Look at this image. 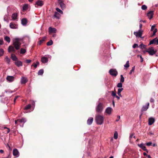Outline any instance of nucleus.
Returning <instances> with one entry per match:
<instances>
[{"label": "nucleus", "instance_id": "59", "mask_svg": "<svg viewBox=\"0 0 158 158\" xmlns=\"http://www.w3.org/2000/svg\"><path fill=\"white\" fill-rule=\"evenodd\" d=\"M3 43V41L2 40H0V45H2Z\"/></svg>", "mask_w": 158, "mask_h": 158}, {"label": "nucleus", "instance_id": "22", "mask_svg": "<svg viewBox=\"0 0 158 158\" xmlns=\"http://www.w3.org/2000/svg\"><path fill=\"white\" fill-rule=\"evenodd\" d=\"M93 121V118L92 117L89 118L87 121V124L89 125H91Z\"/></svg>", "mask_w": 158, "mask_h": 158}, {"label": "nucleus", "instance_id": "26", "mask_svg": "<svg viewBox=\"0 0 158 158\" xmlns=\"http://www.w3.org/2000/svg\"><path fill=\"white\" fill-rule=\"evenodd\" d=\"M4 40L6 41L7 43H9L10 41V38L7 36H4Z\"/></svg>", "mask_w": 158, "mask_h": 158}, {"label": "nucleus", "instance_id": "28", "mask_svg": "<svg viewBox=\"0 0 158 158\" xmlns=\"http://www.w3.org/2000/svg\"><path fill=\"white\" fill-rule=\"evenodd\" d=\"M46 39V36H44V37L43 38H42V39L40 40L38 43V44L39 45H40L41 44L44 42V41Z\"/></svg>", "mask_w": 158, "mask_h": 158}, {"label": "nucleus", "instance_id": "8", "mask_svg": "<svg viewBox=\"0 0 158 158\" xmlns=\"http://www.w3.org/2000/svg\"><path fill=\"white\" fill-rule=\"evenodd\" d=\"M152 44H154L155 45H157L158 44V39L156 38L153 39L152 40L150 41L149 45Z\"/></svg>", "mask_w": 158, "mask_h": 158}, {"label": "nucleus", "instance_id": "58", "mask_svg": "<svg viewBox=\"0 0 158 158\" xmlns=\"http://www.w3.org/2000/svg\"><path fill=\"white\" fill-rule=\"evenodd\" d=\"M11 156H10V154H9L6 157H3L2 158H11Z\"/></svg>", "mask_w": 158, "mask_h": 158}, {"label": "nucleus", "instance_id": "6", "mask_svg": "<svg viewBox=\"0 0 158 158\" xmlns=\"http://www.w3.org/2000/svg\"><path fill=\"white\" fill-rule=\"evenodd\" d=\"M44 3V2L43 1L39 0L36 2L35 6L36 7H38V6L41 7L43 5Z\"/></svg>", "mask_w": 158, "mask_h": 158}, {"label": "nucleus", "instance_id": "21", "mask_svg": "<svg viewBox=\"0 0 158 158\" xmlns=\"http://www.w3.org/2000/svg\"><path fill=\"white\" fill-rule=\"evenodd\" d=\"M8 51L9 52H15V50L13 47L10 45V46L8 48Z\"/></svg>", "mask_w": 158, "mask_h": 158}, {"label": "nucleus", "instance_id": "23", "mask_svg": "<svg viewBox=\"0 0 158 158\" xmlns=\"http://www.w3.org/2000/svg\"><path fill=\"white\" fill-rule=\"evenodd\" d=\"M59 3L60 5V6L62 9L65 8V5L62 1H60V0H59Z\"/></svg>", "mask_w": 158, "mask_h": 158}, {"label": "nucleus", "instance_id": "43", "mask_svg": "<svg viewBox=\"0 0 158 158\" xmlns=\"http://www.w3.org/2000/svg\"><path fill=\"white\" fill-rule=\"evenodd\" d=\"M123 86L122 84V82H119L118 83L117 85V86L119 88H122Z\"/></svg>", "mask_w": 158, "mask_h": 158}, {"label": "nucleus", "instance_id": "32", "mask_svg": "<svg viewBox=\"0 0 158 158\" xmlns=\"http://www.w3.org/2000/svg\"><path fill=\"white\" fill-rule=\"evenodd\" d=\"M28 5L27 4L24 5L23 7V10H26L28 8Z\"/></svg>", "mask_w": 158, "mask_h": 158}, {"label": "nucleus", "instance_id": "40", "mask_svg": "<svg viewBox=\"0 0 158 158\" xmlns=\"http://www.w3.org/2000/svg\"><path fill=\"white\" fill-rule=\"evenodd\" d=\"M114 138L115 139H117L118 137V134L117 132H115L114 134Z\"/></svg>", "mask_w": 158, "mask_h": 158}, {"label": "nucleus", "instance_id": "13", "mask_svg": "<svg viewBox=\"0 0 158 158\" xmlns=\"http://www.w3.org/2000/svg\"><path fill=\"white\" fill-rule=\"evenodd\" d=\"M149 103L148 102L146 105L143 106L142 107L141 109V111H145L147 110V109L148 108L149 106Z\"/></svg>", "mask_w": 158, "mask_h": 158}, {"label": "nucleus", "instance_id": "9", "mask_svg": "<svg viewBox=\"0 0 158 158\" xmlns=\"http://www.w3.org/2000/svg\"><path fill=\"white\" fill-rule=\"evenodd\" d=\"M13 154L14 156H15L16 157H18L19 155V152L17 149L16 148L13 149Z\"/></svg>", "mask_w": 158, "mask_h": 158}, {"label": "nucleus", "instance_id": "24", "mask_svg": "<svg viewBox=\"0 0 158 158\" xmlns=\"http://www.w3.org/2000/svg\"><path fill=\"white\" fill-rule=\"evenodd\" d=\"M15 64L18 67L21 66L23 65V63L20 61H17L15 62Z\"/></svg>", "mask_w": 158, "mask_h": 158}, {"label": "nucleus", "instance_id": "52", "mask_svg": "<svg viewBox=\"0 0 158 158\" xmlns=\"http://www.w3.org/2000/svg\"><path fill=\"white\" fill-rule=\"evenodd\" d=\"M138 45L137 44H135L132 47L133 48H136L138 47Z\"/></svg>", "mask_w": 158, "mask_h": 158}, {"label": "nucleus", "instance_id": "14", "mask_svg": "<svg viewBox=\"0 0 158 158\" xmlns=\"http://www.w3.org/2000/svg\"><path fill=\"white\" fill-rule=\"evenodd\" d=\"M15 78L13 76H7L6 77V80L10 82H11L15 80Z\"/></svg>", "mask_w": 158, "mask_h": 158}, {"label": "nucleus", "instance_id": "33", "mask_svg": "<svg viewBox=\"0 0 158 158\" xmlns=\"http://www.w3.org/2000/svg\"><path fill=\"white\" fill-rule=\"evenodd\" d=\"M44 73V70L43 69H40L38 72V75H42Z\"/></svg>", "mask_w": 158, "mask_h": 158}, {"label": "nucleus", "instance_id": "3", "mask_svg": "<svg viewBox=\"0 0 158 158\" xmlns=\"http://www.w3.org/2000/svg\"><path fill=\"white\" fill-rule=\"evenodd\" d=\"M103 104L99 103L96 107V110L98 113H101L103 110Z\"/></svg>", "mask_w": 158, "mask_h": 158}, {"label": "nucleus", "instance_id": "36", "mask_svg": "<svg viewBox=\"0 0 158 158\" xmlns=\"http://www.w3.org/2000/svg\"><path fill=\"white\" fill-rule=\"evenodd\" d=\"M120 81L121 82L123 83L124 81V78L122 75H120Z\"/></svg>", "mask_w": 158, "mask_h": 158}, {"label": "nucleus", "instance_id": "15", "mask_svg": "<svg viewBox=\"0 0 158 158\" xmlns=\"http://www.w3.org/2000/svg\"><path fill=\"white\" fill-rule=\"evenodd\" d=\"M28 81L27 78L26 77H22L21 78V84H25Z\"/></svg>", "mask_w": 158, "mask_h": 158}, {"label": "nucleus", "instance_id": "51", "mask_svg": "<svg viewBox=\"0 0 158 158\" xmlns=\"http://www.w3.org/2000/svg\"><path fill=\"white\" fill-rule=\"evenodd\" d=\"M123 88H119L118 89V92H121L123 90Z\"/></svg>", "mask_w": 158, "mask_h": 158}, {"label": "nucleus", "instance_id": "62", "mask_svg": "<svg viewBox=\"0 0 158 158\" xmlns=\"http://www.w3.org/2000/svg\"><path fill=\"white\" fill-rule=\"evenodd\" d=\"M154 101V99L152 98H151L150 100V102H153Z\"/></svg>", "mask_w": 158, "mask_h": 158}, {"label": "nucleus", "instance_id": "54", "mask_svg": "<svg viewBox=\"0 0 158 158\" xmlns=\"http://www.w3.org/2000/svg\"><path fill=\"white\" fill-rule=\"evenodd\" d=\"M31 61V60H25L26 63H30Z\"/></svg>", "mask_w": 158, "mask_h": 158}, {"label": "nucleus", "instance_id": "48", "mask_svg": "<svg viewBox=\"0 0 158 158\" xmlns=\"http://www.w3.org/2000/svg\"><path fill=\"white\" fill-rule=\"evenodd\" d=\"M111 95H112V96H114V97L116 95V93L115 92H114L113 91H112V92H111Z\"/></svg>", "mask_w": 158, "mask_h": 158}, {"label": "nucleus", "instance_id": "38", "mask_svg": "<svg viewBox=\"0 0 158 158\" xmlns=\"http://www.w3.org/2000/svg\"><path fill=\"white\" fill-rule=\"evenodd\" d=\"M53 42L52 40H50L47 43V44L48 46H50L52 44Z\"/></svg>", "mask_w": 158, "mask_h": 158}, {"label": "nucleus", "instance_id": "35", "mask_svg": "<svg viewBox=\"0 0 158 158\" xmlns=\"http://www.w3.org/2000/svg\"><path fill=\"white\" fill-rule=\"evenodd\" d=\"M146 46L143 44H141L139 46V47L142 49L146 48Z\"/></svg>", "mask_w": 158, "mask_h": 158}, {"label": "nucleus", "instance_id": "27", "mask_svg": "<svg viewBox=\"0 0 158 158\" xmlns=\"http://www.w3.org/2000/svg\"><path fill=\"white\" fill-rule=\"evenodd\" d=\"M54 16L56 18L59 19L60 18V15L57 12H55L54 15Z\"/></svg>", "mask_w": 158, "mask_h": 158}, {"label": "nucleus", "instance_id": "7", "mask_svg": "<svg viewBox=\"0 0 158 158\" xmlns=\"http://www.w3.org/2000/svg\"><path fill=\"white\" fill-rule=\"evenodd\" d=\"M143 31L141 29H139L138 31L134 32V34L136 37H141Z\"/></svg>", "mask_w": 158, "mask_h": 158}, {"label": "nucleus", "instance_id": "57", "mask_svg": "<svg viewBox=\"0 0 158 158\" xmlns=\"http://www.w3.org/2000/svg\"><path fill=\"white\" fill-rule=\"evenodd\" d=\"M4 20L7 23L9 22V20L7 19H6L5 17L4 18Z\"/></svg>", "mask_w": 158, "mask_h": 158}, {"label": "nucleus", "instance_id": "34", "mask_svg": "<svg viewBox=\"0 0 158 158\" xmlns=\"http://www.w3.org/2000/svg\"><path fill=\"white\" fill-rule=\"evenodd\" d=\"M5 61L8 64H9L10 61V59L7 56L5 57Z\"/></svg>", "mask_w": 158, "mask_h": 158}, {"label": "nucleus", "instance_id": "31", "mask_svg": "<svg viewBox=\"0 0 158 158\" xmlns=\"http://www.w3.org/2000/svg\"><path fill=\"white\" fill-rule=\"evenodd\" d=\"M26 50L24 48H22L20 49V53L22 54H24L26 53Z\"/></svg>", "mask_w": 158, "mask_h": 158}, {"label": "nucleus", "instance_id": "53", "mask_svg": "<svg viewBox=\"0 0 158 158\" xmlns=\"http://www.w3.org/2000/svg\"><path fill=\"white\" fill-rule=\"evenodd\" d=\"M155 25H153L152 26L151 28V31H153L155 27Z\"/></svg>", "mask_w": 158, "mask_h": 158}, {"label": "nucleus", "instance_id": "25", "mask_svg": "<svg viewBox=\"0 0 158 158\" xmlns=\"http://www.w3.org/2000/svg\"><path fill=\"white\" fill-rule=\"evenodd\" d=\"M27 23V20L26 19L24 18L21 20V23L23 25L25 26L26 25Z\"/></svg>", "mask_w": 158, "mask_h": 158}, {"label": "nucleus", "instance_id": "47", "mask_svg": "<svg viewBox=\"0 0 158 158\" xmlns=\"http://www.w3.org/2000/svg\"><path fill=\"white\" fill-rule=\"evenodd\" d=\"M135 69V67L134 66L132 68L129 74L130 75L131 74V73H132V72L134 71Z\"/></svg>", "mask_w": 158, "mask_h": 158}, {"label": "nucleus", "instance_id": "19", "mask_svg": "<svg viewBox=\"0 0 158 158\" xmlns=\"http://www.w3.org/2000/svg\"><path fill=\"white\" fill-rule=\"evenodd\" d=\"M153 11H150L149 12H148L147 14V16L148 17V18L151 19L153 17Z\"/></svg>", "mask_w": 158, "mask_h": 158}, {"label": "nucleus", "instance_id": "11", "mask_svg": "<svg viewBox=\"0 0 158 158\" xmlns=\"http://www.w3.org/2000/svg\"><path fill=\"white\" fill-rule=\"evenodd\" d=\"M10 27L11 29H17L18 27V25L14 23H11L10 24Z\"/></svg>", "mask_w": 158, "mask_h": 158}, {"label": "nucleus", "instance_id": "42", "mask_svg": "<svg viewBox=\"0 0 158 158\" xmlns=\"http://www.w3.org/2000/svg\"><path fill=\"white\" fill-rule=\"evenodd\" d=\"M56 10L58 12L60 13L61 14H63V11L60 9H59L58 8H56Z\"/></svg>", "mask_w": 158, "mask_h": 158}, {"label": "nucleus", "instance_id": "41", "mask_svg": "<svg viewBox=\"0 0 158 158\" xmlns=\"http://www.w3.org/2000/svg\"><path fill=\"white\" fill-rule=\"evenodd\" d=\"M4 52L2 48L0 49V56H3Z\"/></svg>", "mask_w": 158, "mask_h": 158}, {"label": "nucleus", "instance_id": "5", "mask_svg": "<svg viewBox=\"0 0 158 158\" xmlns=\"http://www.w3.org/2000/svg\"><path fill=\"white\" fill-rule=\"evenodd\" d=\"M109 73L112 76H116L118 74V72L115 69H111L109 70Z\"/></svg>", "mask_w": 158, "mask_h": 158}, {"label": "nucleus", "instance_id": "18", "mask_svg": "<svg viewBox=\"0 0 158 158\" xmlns=\"http://www.w3.org/2000/svg\"><path fill=\"white\" fill-rule=\"evenodd\" d=\"M155 119L154 118L151 117L148 119V124L150 125H152L155 122Z\"/></svg>", "mask_w": 158, "mask_h": 158}, {"label": "nucleus", "instance_id": "64", "mask_svg": "<svg viewBox=\"0 0 158 158\" xmlns=\"http://www.w3.org/2000/svg\"><path fill=\"white\" fill-rule=\"evenodd\" d=\"M19 122V119H18L17 120H15V124H17Z\"/></svg>", "mask_w": 158, "mask_h": 158}, {"label": "nucleus", "instance_id": "10", "mask_svg": "<svg viewBox=\"0 0 158 158\" xmlns=\"http://www.w3.org/2000/svg\"><path fill=\"white\" fill-rule=\"evenodd\" d=\"M112 110V108L110 107H108L106 108L105 110V113H106L108 115H110Z\"/></svg>", "mask_w": 158, "mask_h": 158}, {"label": "nucleus", "instance_id": "29", "mask_svg": "<svg viewBox=\"0 0 158 158\" xmlns=\"http://www.w3.org/2000/svg\"><path fill=\"white\" fill-rule=\"evenodd\" d=\"M11 58L12 60L14 61H16L18 60L16 56L12 54L11 56Z\"/></svg>", "mask_w": 158, "mask_h": 158}, {"label": "nucleus", "instance_id": "2", "mask_svg": "<svg viewBox=\"0 0 158 158\" xmlns=\"http://www.w3.org/2000/svg\"><path fill=\"white\" fill-rule=\"evenodd\" d=\"M21 44L20 39L19 38H16L13 40V44L16 50H18L19 49Z\"/></svg>", "mask_w": 158, "mask_h": 158}, {"label": "nucleus", "instance_id": "1", "mask_svg": "<svg viewBox=\"0 0 158 158\" xmlns=\"http://www.w3.org/2000/svg\"><path fill=\"white\" fill-rule=\"evenodd\" d=\"M104 119L102 115L98 114L96 116L95 120L97 124L101 125L103 123Z\"/></svg>", "mask_w": 158, "mask_h": 158}, {"label": "nucleus", "instance_id": "16", "mask_svg": "<svg viewBox=\"0 0 158 158\" xmlns=\"http://www.w3.org/2000/svg\"><path fill=\"white\" fill-rule=\"evenodd\" d=\"M48 61V59L46 56H43L41 58V61L43 63H47Z\"/></svg>", "mask_w": 158, "mask_h": 158}, {"label": "nucleus", "instance_id": "12", "mask_svg": "<svg viewBox=\"0 0 158 158\" xmlns=\"http://www.w3.org/2000/svg\"><path fill=\"white\" fill-rule=\"evenodd\" d=\"M48 31L50 34L51 33H55L56 31V29L55 28L50 27L48 28Z\"/></svg>", "mask_w": 158, "mask_h": 158}, {"label": "nucleus", "instance_id": "60", "mask_svg": "<svg viewBox=\"0 0 158 158\" xmlns=\"http://www.w3.org/2000/svg\"><path fill=\"white\" fill-rule=\"evenodd\" d=\"M118 94L119 96L120 97H122V96L121 94V92H118Z\"/></svg>", "mask_w": 158, "mask_h": 158}, {"label": "nucleus", "instance_id": "17", "mask_svg": "<svg viewBox=\"0 0 158 158\" xmlns=\"http://www.w3.org/2000/svg\"><path fill=\"white\" fill-rule=\"evenodd\" d=\"M138 145L144 151H148L147 149L146 148V147L145 146L143 143H141L140 144H138Z\"/></svg>", "mask_w": 158, "mask_h": 158}, {"label": "nucleus", "instance_id": "30", "mask_svg": "<svg viewBox=\"0 0 158 158\" xmlns=\"http://www.w3.org/2000/svg\"><path fill=\"white\" fill-rule=\"evenodd\" d=\"M19 122L20 123H24L26 121V120L25 118H22L21 119H19Z\"/></svg>", "mask_w": 158, "mask_h": 158}, {"label": "nucleus", "instance_id": "50", "mask_svg": "<svg viewBox=\"0 0 158 158\" xmlns=\"http://www.w3.org/2000/svg\"><path fill=\"white\" fill-rule=\"evenodd\" d=\"M153 31V35H155L156 33V32L157 31V29L156 28H155V29Z\"/></svg>", "mask_w": 158, "mask_h": 158}, {"label": "nucleus", "instance_id": "46", "mask_svg": "<svg viewBox=\"0 0 158 158\" xmlns=\"http://www.w3.org/2000/svg\"><path fill=\"white\" fill-rule=\"evenodd\" d=\"M147 8V7L145 5H143L141 6V9L143 10H146Z\"/></svg>", "mask_w": 158, "mask_h": 158}, {"label": "nucleus", "instance_id": "4", "mask_svg": "<svg viewBox=\"0 0 158 158\" xmlns=\"http://www.w3.org/2000/svg\"><path fill=\"white\" fill-rule=\"evenodd\" d=\"M146 52H148L150 55H153L156 53V51L154 50L153 47H152L149 48Z\"/></svg>", "mask_w": 158, "mask_h": 158}, {"label": "nucleus", "instance_id": "44", "mask_svg": "<svg viewBox=\"0 0 158 158\" xmlns=\"http://www.w3.org/2000/svg\"><path fill=\"white\" fill-rule=\"evenodd\" d=\"M134 135V133H131L130 134L129 136V140L130 142L131 141V139L133 137Z\"/></svg>", "mask_w": 158, "mask_h": 158}, {"label": "nucleus", "instance_id": "61", "mask_svg": "<svg viewBox=\"0 0 158 158\" xmlns=\"http://www.w3.org/2000/svg\"><path fill=\"white\" fill-rule=\"evenodd\" d=\"M114 97L116 98L117 99V100H119L120 99L119 96H118L117 95H116Z\"/></svg>", "mask_w": 158, "mask_h": 158}, {"label": "nucleus", "instance_id": "49", "mask_svg": "<svg viewBox=\"0 0 158 158\" xmlns=\"http://www.w3.org/2000/svg\"><path fill=\"white\" fill-rule=\"evenodd\" d=\"M4 128L6 129H7V130L6 131V132L7 133H8L10 131V129L9 128H8L7 127H4Z\"/></svg>", "mask_w": 158, "mask_h": 158}, {"label": "nucleus", "instance_id": "63", "mask_svg": "<svg viewBox=\"0 0 158 158\" xmlns=\"http://www.w3.org/2000/svg\"><path fill=\"white\" fill-rule=\"evenodd\" d=\"M140 58L141 59V60H140L141 62H143V59L142 57V56H140Z\"/></svg>", "mask_w": 158, "mask_h": 158}, {"label": "nucleus", "instance_id": "37", "mask_svg": "<svg viewBox=\"0 0 158 158\" xmlns=\"http://www.w3.org/2000/svg\"><path fill=\"white\" fill-rule=\"evenodd\" d=\"M39 64V61H37L36 64H34L31 65V66H33L35 68L37 67L38 65Z\"/></svg>", "mask_w": 158, "mask_h": 158}, {"label": "nucleus", "instance_id": "39", "mask_svg": "<svg viewBox=\"0 0 158 158\" xmlns=\"http://www.w3.org/2000/svg\"><path fill=\"white\" fill-rule=\"evenodd\" d=\"M124 67L126 68H128L129 66V61H127L126 64L124 65Z\"/></svg>", "mask_w": 158, "mask_h": 158}, {"label": "nucleus", "instance_id": "45", "mask_svg": "<svg viewBox=\"0 0 158 158\" xmlns=\"http://www.w3.org/2000/svg\"><path fill=\"white\" fill-rule=\"evenodd\" d=\"M31 106V105L30 104H29V105L26 106H25V107L24 109L25 110H27L30 108Z\"/></svg>", "mask_w": 158, "mask_h": 158}, {"label": "nucleus", "instance_id": "56", "mask_svg": "<svg viewBox=\"0 0 158 158\" xmlns=\"http://www.w3.org/2000/svg\"><path fill=\"white\" fill-rule=\"evenodd\" d=\"M117 118H118L115 121L116 122H118V121L119 120V119H120V116H118Z\"/></svg>", "mask_w": 158, "mask_h": 158}, {"label": "nucleus", "instance_id": "55", "mask_svg": "<svg viewBox=\"0 0 158 158\" xmlns=\"http://www.w3.org/2000/svg\"><path fill=\"white\" fill-rule=\"evenodd\" d=\"M152 144V143L151 142H149L146 143L147 145L148 146H150Z\"/></svg>", "mask_w": 158, "mask_h": 158}, {"label": "nucleus", "instance_id": "20", "mask_svg": "<svg viewBox=\"0 0 158 158\" xmlns=\"http://www.w3.org/2000/svg\"><path fill=\"white\" fill-rule=\"evenodd\" d=\"M18 14L17 13H14L12 15V19L14 20H18Z\"/></svg>", "mask_w": 158, "mask_h": 158}]
</instances>
